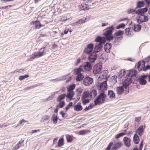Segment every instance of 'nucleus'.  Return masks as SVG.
I'll list each match as a JSON object with an SVG mask.
<instances>
[{
    "instance_id": "64",
    "label": "nucleus",
    "mask_w": 150,
    "mask_h": 150,
    "mask_svg": "<svg viewBox=\"0 0 150 150\" xmlns=\"http://www.w3.org/2000/svg\"><path fill=\"white\" fill-rule=\"evenodd\" d=\"M108 25V23H102V27H103V26H107V25Z\"/></svg>"
},
{
    "instance_id": "10",
    "label": "nucleus",
    "mask_w": 150,
    "mask_h": 150,
    "mask_svg": "<svg viewBox=\"0 0 150 150\" xmlns=\"http://www.w3.org/2000/svg\"><path fill=\"white\" fill-rule=\"evenodd\" d=\"M94 45L91 43L88 45L87 47L84 50V52L87 54H88L91 52L93 48Z\"/></svg>"
},
{
    "instance_id": "9",
    "label": "nucleus",
    "mask_w": 150,
    "mask_h": 150,
    "mask_svg": "<svg viewBox=\"0 0 150 150\" xmlns=\"http://www.w3.org/2000/svg\"><path fill=\"white\" fill-rule=\"evenodd\" d=\"M83 68L86 71H90L91 69L92 66L91 64L88 62H86L83 63L82 65L80 66V68Z\"/></svg>"
},
{
    "instance_id": "26",
    "label": "nucleus",
    "mask_w": 150,
    "mask_h": 150,
    "mask_svg": "<svg viewBox=\"0 0 150 150\" xmlns=\"http://www.w3.org/2000/svg\"><path fill=\"white\" fill-rule=\"evenodd\" d=\"M133 140L134 143L136 144H138L139 142V137L137 134H135L133 137Z\"/></svg>"
},
{
    "instance_id": "56",
    "label": "nucleus",
    "mask_w": 150,
    "mask_h": 150,
    "mask_svg": "<svg viewBox=\"0 0 150 150\" xmlns=\"http://www.w3.org/2000/svg\"><path fill=\"white\" fill-rule=\"evenodd\" d=\"M19 148V143H18L16 146L13 148L12 150H17Z\"/></svg>"
},
{
    "instance_id": "32",
    "label": "nucleus",
    "mask_w": 150,
    "mask_h": 150,
    "mask_svg": "<svg viewBox=\"0 0 150 150\" xmlns=\"http://www.w3.org/2000/svg\"><path fill=\"white\" fill-rule=\"evenodd\" d=\"M75 85L74 84L70 85L67 87V92L73 91V90L75 88Z\"/></svg>"
},
{
    "instance_id": "15",
    "label": "nucleus",
    "mask_w": 150,
    "mask_h": 150,
    "mask_svg": "<svg viewBox=\"0 0 150 150\" xmlns=\"http://www.w3.org/2000/svg\"><path fill=\"white\" fill-rule=\"evenodd\" d=\"M147 75H144L142 76L139 79V82L141 85H145L147 81L145 79H146L148 77Z\"/></svg>"
},
{
    "instance_id": "12",
    "label": "nucleus",
    "mask_w": 150,
    "mask_h": 150,
    "mask_svg": "<svg viewBox=\"0 0 150 150\" xmlns=\"http://www.w3.org/2000/svg\"><path fill=\"white\" fill-rule=\"evenodd\" d=\"M145 64V61H142L138 62L137 64V68L139 71H144Z\"/></svg>"
},
{
    "instance_id": "30",
    "label": "nucleus",
    "mask_w": 150,
    "mask_h": 150,
    "mask_svg": "<svg viewBox=\"0 0 150 150\" xmlns=\"http://www.w3.org/2000/svg\"><path fill=\"white\" fill-rule=\"evenodd\" d=\"M108 95L110 98H113L115 97V94L114 92L112 90H109L108 91Z\"/></svg>"
},
{
    "instance_id": "11",
    "label": "nucleus",
    "mask_w": 150,
    "mask_h": 150,
    "mask_svg": "<svg viewBox=\"0 0 150 150\" xmlns=\"http://www.w3.org/2000/svg\"><path fill=\"white\" fill-rule=\"evenodd\" d=\"M137 20L138 23L140 24L144 22L147 21L148 20V18L145 15H142L137 19Z\"/></svg>"
},
{
    "instance_id": "25",
    "label": "nucleus",
    "mask_w": 150,
    "mask_h": 150,
    "mask_svg": "<svg viewBox=\"0 0 150 150\" xmlns=\"http://www.w3.org/2000/svg\"><path fill=\"white\" fill-rule=\"evenodd\" d=\"M74 110L76 111H80L83 109V108L81 105V103H78L76 105H75L74 107Z\"/></svg>"
},
{
    "instance_id": "3",
    "label": "nucleus",
    "mask_w": 150,
    "mask_h": 150,
    "mask_svg": "<svg viewBox=\"0 0 150 150\" xmlns=\"http://www.w3.org/2000/svg\"><path fill=\"white\" fill-rule=\"evenodd\" d=\"M45 47L41 48L40 51L38 52H35L32 55L29 59V60L32 61L35 58L41 57L44 55L46 53L45 50Z\"/></svg>"
},
{
    "instance_id": "19",
    "label": "nucleus",
    "mask_w": 150,
    "mask_h": 150,
    "mask_svg": "<svg viewBox=\"0 0 150 150\" xmlns=\"http://www.w3.org/2000/svg\"><path fill=\"white\" fill-rule=\"evenodd\" d=\"M90 98V95L89 91L88 90L85 91H84L83 93L82 96L81 98V99H83L86 98Z\"/></svg>"
},
{
    "instance_id": "49",
    "label": "nucleus",
    "mask_w": 150,
    "mask_h": 150,
    "mask_svg": "<svg viewBox=\"0 0 150 150\" xmlns=\"http://www.w3.org/2000/svg\"><path fill=\"white\" fill-rule=\"evenodd\" d=\"M113 144V143L112 142H111L108 145L107 148L106 149V150H110L111 147L112 146Z\"/></svg>"
},
{
    "instance_id": "17",
    "label": "nucleus",
    "mask_w": 150,
    "mask_h": 150,
    "mask_svg": "<svg viewBox=\"0 0 150 150\" xmlns=\"http://www.w3.org/2000/svg\"><path fill=\"white\" fill-rule=\"evenodd\" d=\"M123 144L121 142H119L115 143L111 148L112 150H117L121 147Z\"/></svg>"
},
{
    "instance_id": "35",
    "label": "nucleus",
    "mask_w": 150,
    "mask_h": 150,
    "mask_svg": "<svg viewBox=\"0 0 150 150\" xmlns=\"http://www.w3.org/2000/svg\"><path fill=\"white\" fill-rule=\"evenodd\" d=\"M64 144V139L63 138H60L59 139L58 144L57 146L59 147H61Z\"/></svg>"
},
{
    "instance_id": "40",
    "label": "nucleus",
    "mask_w": 150,
    "mask_h": 150,
    "mask_svg": "<svg viewBox=\"0 0 150 150\" xmlns=\"http://www.w3.org/2000/svg\"><path fill=\"white\" fill-rule=\"evenodd\" d=\"M126 74V71L125 69H121L119 73V76L120 77H122L124 76Z\"/></svg>"
},
{
    "instance_id": "42",
    "label": "nucleus",
    "mask_w": 150,
    "mask_h": 150,
    "mask_svg": "<svg viewBox=\"0 0 150 150\" xmlns=\"http://www.w3.org/2000/svg\"><path fill=\"white\" fill-rule=\"evenodd\" d=\"M143 144L144 140H142L140 144V147H139V149H138V148L135 147L134 149L133 150H142L143 148Z\"/></svg>"
},
{
    "instance_id": "24",
    "label": "nucleus",
    "mask_w": 150,
    "mask_h": 150,
    "mask_svg": "<svg viewBox=\"0 0 150 150\" xmlns=\"http://www.w3.org/2000/svg\"><path fill=\"white\" fill-rule=\"evenodd\" d=\"M112 45L111 43H106L104 45V49L105 52L109 53L110 52Z\"/></svg>"
},
{
    "instance_id": "6",
    "label": "nucleus",
    "mask_w": 150,
    "mask_h": 150,
    "mask_svg": "<svg viewBox=\"0 0 150 150\" xmlns=\"http://www.w3.org/2000/svg\"><path fill=\"white\" fill-rule=\"evenodd\" d=\"M124 33L123 30H119L117 31L114 34V37L115 38V40L117 42H119L122 40L123 38V35Z\"/></svg>"
},
{
    "instance_id": "1",
    "label": "nucleus",
    "mask_w": 150,
    "mask_h": 150,
    "mask_svg": "<svg viewBox=\"0 0 150 150\" xmlns=\"http://www.w3.org/2000/svg\"><path fill=\"white\" fill-rule=\"evenodd\" d=\"M129 84V82L125 81L123 82V85L122 86L117 87L116 88V90L117 93L119 95L122 94L124 92V89L127 91L125 93L127 94L129 92V88L128 87Z\"/></svg>"
},
{
    "instance_id": "39",
    "label": "nucleus",
    "mask_w": 150,
    "mask_h": 150,
    "mask_svg": "<svg viewBox=\"0 0 150 150\" xmlns=\"http://www.w3.org/2000/svg\"><path fill=\"white\" fill-rule=\"evenodd\" d=\"M87 21V19L86 18L84 19H80L79 21L76 22L75 23L77 24L78 23L79 24H81L86 22Z\"/></svg>"
},
{
    "instance_id": "22",
    "label": "nucleus",
    "mask_w": 150,
    "mask_h": 150,
    "mask_svg": "<svg viewBox=\"0 0 150 150\" xmlns=\"http://www.w3.org/2000/svg\"><path fill=\"white\" fill-rule=\"evenodd\" d=\"M148 10V8L145 7L143 8H141L136 11L137 14H140L141 15H143V14L146 12Z\"/></svg>"
},
{
    "instance_id": "59",
    "label": "nucleus",
    "mask_w": 150,
    "mask_h": 150,
    "mask_svg": "<svg viewBox=\"0 0 150 150\" xmlns=\"http://www.w3.org/2000/svg\"><path fill=\"white\" fill-rule=\"evenodd\" d=\"M7 126V125L5 124H4L2 125H0V128H2L4 127H6Z\"/></svg>"
},
{
    "instance_id": "36",
    "label": "nucleus",
    "mask_w": 150,
    "mask_h": 150,
    "mask_svg": "<svg viewBox=\"0 0 150 150\" xmlns=\"http://www.w3.org/2000/svg\"><path fill=\"white\" fill-rule=\"evenodd\" d=\"M141 29V26L139 24L135 25L134 26V30L135 31H138Z\"/></svg>"
},
{
    "instance_id": "55",
    "label": "nucleus",
    "mask_w": 150,
    "mask_h": 150,
    "mask_svg": "<svg viewBox=\"0 0 150 150\" xmlns=\"http://www.w3.org/2000/svg\"><path fill=\"white\" fill-rule=\"evenodd\" d=\"M150 69V66L149 65H147L146 67H145L144 68V71H146L148 69Z\"/></svg>"
},
{
    "instance_id": "63",
    "label": "nucleus",
    "mask_w": 150,
    "mask_h": 150,
    "mask_svg": "<svg viewBox=\"0 0 150 150\" xmlns=\"http://www.w3.org/2000/svg\"><path fill=\"white\" fill-rule=\"evenodd\" d=\"M10 6H4V7H2V8L5 9H8V8H9Z\"/></svg>"
},
{
    "instance_id": "16",
    "label": "nucleus",
    "mask_w": 150,
    "mask_h": 150,
    "mask_svg": "<svg viewBox=\"0 0 150 150\" xmlns=\"http://www.w3.org/2000/svg\"><path fill=\"white\" fill-rule=\"evenodd\" d=\"M145 128V126L144 127L143 125H141L137 128L135 132L137 134H138L140 136H142L143 133L144 132V129Z\"/></svg>"
},
{
    "instance_id": "58",
    "label": "nucleus",
    "mask_w": 150,
    "mask_h": 150,
    "mask_svg": "<svg viewBox=\"0 0 150 150\" xmlns=\"http://www.w3.org/2000/svg\"><path fill=\"white\" fill-rule=\"evenodd\" d=\"M52 46L53 49L57 48L58 47V46L54 43L52 44Z\"/></svg>"
},
{
    "instance_id": "57",
    "label": "nucleus",
    "mask_w": 150,
    "mask_h": 150,
    "mask_svg": "<svg viewBox=\"0 0 150 150\" xmlns=\"http://www.w3.org/2000/svg\"><path fill=\"white\" fill-rule=\"evenodd\" d=\"M60 114L62 115V117L64 118H66V116L65 115H66V114L63 112L62 111H61L60 112Z\"/></svg>"
},
{
    "instance_id": "41",
    "label": "nucleus",
    "mask_w": 150,
    "mask_h": 150,
    "mask_svg": "<svg viewBox=\"0 0 150 150\" xmlns=\"http://www.w3.org/2000/svg\"><path fill=\"white\" fill-rule=\"evenodd\" d=\"M126 134V133L125 132H122L117 134L115 136V138L116 139H118L124 136Z\"/></svg>"
},
{
    "instance_id": "28",
    "label": "nucleus",
    "mask_w": 150,
    "mask_h": 150,
    "mask_svg": "<svg viewBox=\"0 0 150 150\" xmlns=\"http://www.w3.org/2000/svg\"><path fill=\"white\" fill-rule=\"evenodd\" d=\"M90 93V98H93L95 97L97 95V91L95 89H93L91 91Z\"/></svg>"
},
{
    "instance_id": "23",
    "label": "nucleus",
    "mask_w": 150,
    "mask_h": 150,
    "mask_svg": "<svg viewBox=\"0 0 150 150\" xmlns=\"http://www.w3.org/2000/svg\"><path fill=\"white\" fill-rule=\"evenodd\" d=\"M100 89L102 91L106 90L107 88V85L106 81L103 82L99 86Z\"/></svg>"
},
{
    "instance_id": "38",
    "label": "nucleus",
    "mask_w": 150,
    "mask_h": 150,
    "mask_svg": "<svg viewBox=\"0 0 150 150\" xmlns=\"http://www.w3.org/2000/svg\"><path fill=\"white\" fill-rule=\"evenodd\" d=\"M66 137L67 141V142H71L73 140V138L71 136V135L68 134H67L66 136Z\"/></svg>"
},
{
    "instance_id": "7",
    "label": "nucleus",
    "mask_w": 150,
    "mask_h": 150,
    "mask_svg": "<svg viewBox=\"0 0 150 150\" xmlns=\"http://www.w3.org/2000/svg\"><path fill=\"white\" fill-rule=\"evenodd\" d=\"M103 68L102 65L100 64H96L93 67V73L94 74H99Z\"/></svg>"
},
{
    "instance_id": "48",
    "label": "nucleus",
    "mask_w": 150,
    "mask_h": 150,
    "mask_svg": "<svg viewBox=\"0 0 150 150\" xmlns=\"http://www.w3.org/2000/svg\"><path fill=\"white\" fill-rule=\"evenodd\" d=\"M108 74V70H104L103 71V74H102V76L103 78H106Z\"/></svg>"
},
{
    "instance_id": "33",
    "label": "nucleus",
    "mask_w": 150,
    "mask_h": 150,
    "mask_svg": "<svg viewBox=\"0 0 150 150\" xmlns=\"http://www.w3.org/2000/svg\"><path fill=\"white\" fill-rule=\"evenodd\" d=\"M66 96V94H63L59 96L57 98V102L61 101L65 98Z\"/></svg>"
},
{
    "instance_id": "47",
    "label": "nucleus",
    "mask_w": 150,
    "mask_h": 150,
    "mask_svg": "<svg viewBox=\"0 0 150 150\" xmlns=\"http://www.w3.org/2000/svg\"><path fill=\"white\" fill-rule=\"evenodd\" d=\"M65 104V103L64 101H60L59 105H57V107L60 108H62L64 106Z\"/></svg>"
},
{
    "instance_id": "27",
    "label": "nucleus",
    "mask_w": 150,
    "mask_h": 150,
    "mask_svg": "<svg viewBox=\"0 0 150 150\" xmlns=\"http://www.w3.org/2000/svg\"><path fill=\"white\" fill-rule=\"evenodd\" d=\"M67 92L68 93H67V95L66 96L68 99H69V100H72V98L74 94V91Z\"/></svg>"
},
{
    "instance_id": "43",
    "label": "nucleus",
    "mask_w": 150,
    "mask_h": 150,
    "mask_svg": "<svg viewBox=\"0 0 150 150\" xmlns=\"http://www.w3.org/2000/svg\"><path fill=\"white\" fill-rule=\"evenodd\" d=\"M145 5V3L144 1H139L137 3V7H140L143 6Z\"/></svg>"
},
{
    "instance_id": "4",
    "label": "nucleus",
    "mask_w": 150,
    "mask_h": 150,
    "mask_svg": "<svg viewBox=\"0 0 150 150\" xmlns=\"http://www.w3.org/2000/svg\"><path fill=\"white\" fill-rule=\"evenodd\" d=\"M115 28L113 25L108 28L103 33V35L105 36L106 39L108 41L112 40L113 39V36L111 34L112 32V31L114 30Z\"/></svg>"
},
{
    "instance_id": "54",
    "label": "nucleus",
    "mask_w": 150,
    "mask_h": 150,
    "mask_svg": "<svg viewBox=\"0 0 150 150\" xmlns=\"http://www.w3.org/2000/svg\"><path fill=\"white\" fill-rule=\"evenodd\" d=\"M102 39H101L100 42H99V43H101V44L102 43L103 44L105 43L106 41L105 38V37H102Z\"/></svg>"
},
{
    "instance_id": "61",
    "label": "nucleus",
    "mask_w": 150,
    "mask_h": 150,
    "mask_svg": "<svg viewBox=\"0 0 150 150\" xmlns=\"http://www.w3.org/2000/svg\"><path fill=\"white\" fill-rule=\"evenodd\" d=\"M68 19H67V17H63V18H61V20L62 21H66Z\"/></svg>"
},
{
    "instance_id": "44",
    "label": "nucleus",
    "mask_w": 150,
    "mask_h": 150,
    "mask_svg": "<svg viewBox=\"0 0 150 150\" xmlns=\"http://www.w3.org/2000/svg\"><path fill=\"white\" fill-rule=\"evenodd\" d=\"M127 13L128 14H129L130 13H132V14H136L137 12L136 11H135V10L132 9H128L127 11Z\"/></svg>"
},
{
    "instance_id": "37",
    "label": "nucleus",
    "mask_w": 150,
    "mask_h": 150,
    "mask_svg": "<svg viewBox=\"0 0 150 150\" xmlns=\"http://www.w3.org/2000/svg\"><path fill=\"white\" fill-rule=\"evenodd\" d=\"M52 119L53 123L56 124L57 123L58 117L55 114H54L53 115L52 117Z\"/></svg>"
},
{
    "instance_id": "50",
    "label": "nucleus",
    "mask_w": 150,
    "mask_h": 150,
    "mask_svg": "<svg viewBox=\"0 0 150 150\" xmlns=\"http://www.w3.org/2000/svg\"><path fill=\"white\" fill-rule=\"evenodd\" d=\"M28 77L29 75H26L23 76H21L19 77V79L20 80H22L25 78H27Z\"/></svg>"
},
{
    "instance_id": "62",
    "label": "nucleus",
    "mask_w": 150,
    "mask_h": 150,
    "mask_svg": "<svg viewBox=\"0 0 150 150\" xmlns=\"http://www.w3.org/2000/svg\"><path fill=\"white\" fill-rule=\"evenodd\" d=\"M81 61V59L80 58H78L76 61V64L77 65L78 64L79 62Z\"/></svg>"
},
{
    "instance_id": "53",
    "label": "nucleus",
    "mask_w": 150,
    "mask_h": 150,
    "mask_svg": "<svg viewBox=\"0 0 150 150\" xmlns=\"http://www.w3.org/2000/svg\"><path fill=\"white\" fill-rule=\"evenodd\" d=\"M101 39H102V37L98 36L95 39V41L96 42H100Z\"/></svg>"
},
{
    "instance_id": "31",
    "label": "nucleus",
    "mask_w": 150,
    "mask_h": 150,
    "mask_svg": "<svg viewBox=\"0 0 150 150\" xmlns=\"http://www.w3.org/2000/svg\"><path fill=\"white\" fill-rule=\"evenodd\" d=\"M131 28H127L125 29V32L126 34L129 36L132 35L133 34V33L130 30Z\"/></svg>"
},
{
    "instance_id": "29",
    "label": "nucleus",
    "mask_w": 150,
    "mask_h": 150,
    "mask_svg": "<svg viewBox=\"0 0 150 150\" xmlns=\"http://www.w3.org/2000/svg\"><path fill=\"white\" fill-rule=\"evenodd\" d=\"M91 132V130H90L83 129L79 131V134L80 135H83L87 134L88 133H90Z\"/></svg>"
},
{
    "instance_id": "52",
    "label": "nucleus",
    "mask_w": 150,
    "mask_h": 150,
    "mask_svg": "<svg viewBox=\"0 0 150 150\" xmlns=\"http://www.w3.org/2000/svg\"><path fill=\"white\" fill-rule=\"evenodd\" d=\"M73 105V103L72 102H70L69 103L68 105L66 107L65 109L66 111L67 110L69 109L70 107L72 106Z\"/></svg>"
},
{
    "instance_id": "51",
    "label": "nucleus",
    "mask_w": 150,
    "mask_h": 150,
    "mask_svg": "<svg viewBox=\"0 0 150 150\" xmlns=\"http://www.w3.org/2000/svg\"><path fill=\"white\" fill-rule=\"evenodd\" d=\"M142 119V117L140 116L136 117L135 118V121L137 122H138L140 121Z\"/></svg>"
},
{
    "instance_id": "8",
    "label": "nucleus",
    "mask_w": 150,
    "mask_h": 150,
    "mask_svg": "<svg viewBox=\"0 0 150 150\" xmlns=\"http://www.w3.org/2000/svg\"><path fill=\"white\" fill-rule=\"evenodd\" d=\"M93 82V79L89 76L86 77L83 80V84L86 86H90Z\"/></svg>"
},
{
    "instance_id": "34",
    "label": "nucleus",
    "mask_w": 150,
    "mask_h": 150,
    "mask_svg": "<svg viewBox=\"0 0 150 150\" xmlns=\"http://www.w3.org/2000/svg\"><path fill=\"white\" fill-rule=\"evenodd\" d=\"M88 5L86 4H82L81 5V8L82 10H87L89 9Z\"/></svg>"
},
{
    "instance_id": "5",
    "label": "nucleus",
    "mask_w": 150,
    "mask_h": 150,
    "mask_svg": "<svg viewBox=\"0 0 150 150\" xmlns=\"http://www.w3.org/2000/svg\"><path fill=\"white\" fill-rule=\"evenodd\" d=\"M83 71L82 69L81 68L75 69H74V74L77 75L76 80L77 81H81L83 79L84 76L81 73V72Z\"/></svg>"
},
{
    "instance_id": "2",
    "label": "nucleus",
    "mask_w": 150,
    "mask_h": 150,
    "mask_svg": "<svg viewBox=\"0 0 150 150\" xmlns=\"http://www.w3.org/2000/svg\"><path fill=\"white\" fill-rule=\"evenodd\" d=\"M106 97L107 95L104 92H103L100 93L94 100L95 105H101L104 103Z\"/></svg>"
},
{
    "instance_id": "13",
    "label": "nucleus",
    "mask_w": 150,
    "mask_h": 150,
    "mask_svg": "<svg viewBox=\"0 0 150 150\" xmlns=\"http://www.w3.org/2000/svg\"><path fill=\"white\" fill-rule=\"evenodd\" d=\"M97 54L95 52H92L88 57V59L91 63H94L97 59Z\"/></svg>"
},
{
    "instance_id": "14",
    "label": "nucleus",
    "mask_w": 150,
    "mask_h": 150,
    "mask_svg": "<svg viewBox=\"0 0 150 150\" xmlns=\"http://www.w3.org/2000/svg\"><path fill=\"white\" fill-rule=\"evenodd\" d=\"M31 25L35 24V29H40L41 27L45 26V25H43L41 24L39 21H32L30 23Z\"/></svg>"
},
{
    "instance_id": "21",
    "label": "nucleus",
    "mask_w": 150,
    "mask_h": 150,
    "mask_svg": "<svg viewBox=\"0 0 150 150\" xmlns=\"http://www.w3.org/2000/svg\"><path fill=\"white\" fill-rule=\"evenodd\" d=\"M103 47V45L101 43L96 44L94 48V51L96 52L100 51Z\"/></svg>"
},
{
    "instance_id": "45",
    "label": "nucleus",
    "mask_w": 150,
    "mask_h": 150,
    "mask_svg": "<svg viewBox=\"0 0 150 150\" xmlns=\"http://www.w3.org/2000/svg\"><path fill=\"white\" fill-rule=\"evenodd\" d=\"M125 26V24L123 23L119 24L116 27V29H119L120 28H124Z\"/></svg>"
},
{
    "instance_id": "60",
    "label": "nucleus",
    "mask_w": 150,
    "mask_h": 150,
    "mask_svg": "<svg viewBox=\"0 0 150 150\" xmlns=\"http://www.w3.org/2000/svg\"><path fill=\"white\" fill-rule=\"evenodd\" d=\"M28 122L27 121H25L24 120H23L20 121V123L21 124H22V123L23 122Z\"/></svg>"
},
{
    "instance_id": "20",
    "label": "nucleus",
    "mask_w": 150,
    "mask_h": 150,
    "mask_svg": "<svg viewBox=\"0 0 150 150\" xmlns=\"http://www.w3.org/2000/svg\"><path fill=\"white\" fill-rule=\"evenodd\" d=\"M123 141L124 144L127 146L129 147L130 146V139L127 137L124 138Z\"/></svg>"
},
{
    "instance_id": "46",
    "label": "nucleus",
    "mask_w": 150,
    "mask_h": 150,
    "mask_svg": "<svg viewBox=\"0 0 150 150\" xmlns=\"http://www.w3.org/2000/svg\"><path fill=\"white\" fill-rule=\"evenodd\" d=\"M88 98H85L83 99H81L82 100V103L83 105H86L87 103L89 102V100Z\"/></svg>"
},
{
    "instance_id": "18",
    "label": "nucleus",
    "mask_w": 150,
    "mask_h": 150,
    "mask_svg": "<svg viewBox=\"0 0 150 150\" xmlns=\"http://www.w3.org/2000/svg\"><path fill=\"white\" fill-rule=\"evenodd\" d=\"M137 74V71L135 70H131L129 71V73L128 74V76L129 77V79L130 80L129 81H128L127 80V81H129V84L131 82V78L133 76H135Z\"/></svg>"
}]
</instances>
